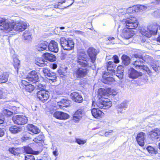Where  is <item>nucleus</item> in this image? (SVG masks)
<instances>
[{
	"label": "nucleus",
	"instance_id": "obj_1",
	"mask_svg": "<svg viewBox=\"0 0 160 160\" xmlns=\"http://www.w3.org/2000/svg\"><path fill=\"white\" fill-rule=\"evenodd\" d=\"M87 58V55L84 50H78L76 60L78 68H76L74 72V74L77 78H82L86 75L87 68L90 67L88 63L89 60Z\"/></svg>",
	"mask_w": 160,
	"mask_h": 160
},
{
	"label": "nucleus",
	"instance_id": "obj_2",
	"mask_svg": "<svg viewBox=\"0 0 160 160\" xmlns=\"http://www.w3.org/2000/svg\"><path fill=\"white\" fill-rule=\"evenodd\" d=\"M120 25H123L127 28L123 29L121 34V37L125 39H128L134 35V32L131 29L136 28L138 25V21L135 17L128 18L123 19L120 21Z\"/></svg>",
	"mask_w": 160,
	"mask_h": 160
},
{
	"label": "nucleus",
	"instance_id": "obj_3",
	"mask_svg": "<svg viewBox=\"0 0 160 160\" xmlns=\"http://www.w3.org/2000/svg\"><path fill=\"white\" fill-rule=\"evenodd\" d=\"M112 103L109 99H99L97 102L93 101L92 103L91 113L92 116L96 118L102 117L104 113L99 108L107 109L111 107Z\"/></svg>",
	"mask_w": 160,
	"mask_h": 160
},
{
	"label": "nucleus",
	"instance_id": "obj_4",
	"mask_svg": "<svg viewBox=\"0 0 160 160\" xmlns=\"http://www.w3.org/2000/svg\"><path fill=\"white\" fill-rule=\"evenodd\" d=\"M4 18L0 17V30L6 33L12 30V22H6Z\"/></svg>",
	"mask_w": 160,
	"mask_h": 160
},
{
	"label": "nucleus",
	"instance_id": "obj_5",
	"mask_svg": "<svg viewBox=\"0 0 160 160\" xmlns=\"http://www.w3.org/2000/svg\"><path fill=\"white\" fill-rule=\"evenodd\" d=\"M60 42L61 47L65 50H70L74 48V44L72 40H67L64 37H62L60 38Z\"/></svg>",
	"mask_w": 160,
	"mask_h": 160
},
{
	"label": "nucleus",
	"instance_id": "obj_6",
	"mask_svg": "<svg viewBox=\"0 0 160 160\" xmlns=\"http://www.w3.org/2000/svg\"><path fill=\"white\" fill-rule=\"evenodd\" d=\"M12 28L18 32H21L26 29L27 24V23L22 21H17L15 22H12Z\"/></svg>",
	"mask_w": 160,
	"mask_h": 160
},
{
	"label": "nucleus",
	"instance_id": "obj_7",
	"mask_svg": "<svg viewBox=\"0 0 160 160\" xmlns=\"http://www.w3.org/2000/svg\"><path fill=\"white\" fill-rule=\"evenodd\" d=\"M98 93L102 98H105L106 96L115 95L117 94V91L113 89L108 88L106 89L100 88L98 89Z\"/></svg>",
	"mask_w": 160,
	"mask_h": 160
},
{
	"label": "nucleus",
	"instance_id": "obj_8",
	"mask_svg": "<svg viewBox=\"0 0 160 160\" xmlns=\"http://www.w3.org/2000/svg\"><path fill=\"white\" fill-rule=\"evenodd\" d=\"M142 60L138 59L132 62L133 67L137 69L143 70L147 72H149L150 70L149 68L143 64V62Z\"/></svg>",
	"mask_w": 160,
	"mask_h": 160
},
{
	"label": "nucleus",
	"instance_id": "obj_9",
	"mask_svg": "<svg viewBox=\"0 0 160 160\" xmlns=\"http://www.w3.org/2000/svg\"><path fill=\"white\" fill-rule=\"evenodd\" d=\"M12 120L15 124L20 125H24L28 122L27 117L20 115L13 116L12 118Z\"/></svg>",
	"mask_w": 160,
	"mask_h": 160
},
{
	"label": "nucleus",
	"instance_id": "obj_10",
	"mask_svg": "<svg viewBox=\"0 0 160 160\" xmlns=\"http://www.w3.org/2000/svg\"><path fill=\"white\" fill-rule=\"evenodd\" d=\"M26 79L33 83L37 82L39 81V78L37 72L34 70L29 72Z\"/></svg>",
	"mask_w": 160,
	"mask_h": 160
},
{
	"label": "nucleus",
	"instance_id": "obj_11",
	"mask_svg": "<svg viewBox=\"0 0 160 160\" xmlns=\"http://www.w3.org/2000/svg\"><path fill=\"white\" fill-rule=\"evenodd\" d=\"M42 70L44 75L48 79L51 80L52 82L56 81L57 77L55 73L52 72L46 68H43Z\"/></svg>",
	"mask_w": 160,
	"mask_h": 160
},
{
	"label": "nucleus",
	"instance_id": "obj_12",
	"mask_svg": "<svg viewBox=\"0 0 160 160\" xmlns=\"http://www.w3.org/2000/svg\"><path fill=\"white\" fill-rule=\"evenodd\" d=\"M37 94L38 98L42 102H45L49 98L48 92L44 90H41L38 91Z\"/></svg>",
	"mask_w": 160,
	"mask_h": 160
},
{
	"label": "nucleus",
	"instance_id": "obj_13",
	"mask_svg": "<svg viewBox=\"0 0 160 160\" xmlns=\"http://www.w3.org/2000/svg\"><path fill=\"white\" fill-rule=\"evenodd\" d=\"M87 53L91 60V62L93 63L96 58L97 54V50L93 48L90 47L87 50Z\"/></svg>",
	"mask_w": 160,
	"mask_h": 160
},
{
	"label": "nucleus",
	"instance_id": "obj_14",
	"mask_svg": "<svg viewBox=\"0 0 160 160\" xmlns=\"http://www.w3.org/2000/svg\"><path fill=\"white\" fill-rule=\"evenodd\" d=\"M150 137L153 140H160V129L156 128L150 132Z\"/></svg>",
	"mask_w": 160,
	"mask_h": 160
},
{
	"label": "nucleus",
	"instance_id": "obj_15",
	"mask_svg": "<svg viewBox=\"0 0 160 160\" xmlns=\"http://www.w3.org/2000/svg\"><path fill=\"white\" fill-rule=\"evenodd\" d=\"M48 48L51 52L57 53L58 51V43L54 40H51L49 44L48 43Z\"/></svg>",
	"mask_w": 160,
	"mask_h": 160
},
{
	"label": "nucleus",
	"instance_id": "obj_16",
	"mask_svg": "<svg viewBox=\"0 0 160 160\" xmlns=\"http://www.w3.org/2000/svg\"><path fill=\"white\" fill-rule=\"evenodd\" d=\"M157 31V29L155 31H152L147 28H142L141 30V33L142 35L147 37H150L152 34L154 35L156 34Z\"/></svg>",
	"mask_w": 160,
	"mask_h": 160
},
{
	"label": "nucleus",
	"instance_id": "obj_17",
	"mask_svg": "<svg viewBox=\"0 0 160 160\" xmlns=\"http://www.w3.org/2000/svg\"><path fill=\"white\" fill-rule=\"evenodd\" d=\"M84 114L83 110L79 109L77 110L73 115V120L75 122H78L82 118Z\"/></svg>",
	"mask_w": 160,
	"mask_h": 160
},
{
	"label": "nucleus",
	"instance_id": "obj_18",
	"mask_svg": "<svg viewBox=\"0 0 160 160\" xmlns=\"http://www.w3.org/2000/svg\"><path fill=\"white\" fill-rule=\"evenodd\" d=\"M107 69L108 72L107 73L108 75V73L112 75L113 73H115V70L114 69L116 68V65L115 63L112 61L108 62L107 64Z\"/></svg>",
	"mask_w": 160,
	"mask_h": 160
},
{
	"label": "nucleus",
	"instance_id": "obj_19",
	"mask_svg": "<svg viewBox=\"0 0 160 160\" xmlns=\"http://www.w3.org/2000/svg\"><path fill=\"white\" fill-rule=\"evenodd\" d=\"M146 134L143 132L138 133L136 138V139L138 144L141 146H143L144 144V140Z\"/></svg>",
	"mask_w": 160,
	"mask_h": 160
},
{
	"label": "nucleus",
	"instance_id": "obj_20",
	"mask_svg": "<svg viewBox=\"0 0 160 160\" xmlns=\"http://www.w3.org/2000/svg\"><path fill=\"white\" fill-rule=\"evenodd\" d=\"M128 104L126 102H123L120 104L118 105L116 107L118 113H122L127 108Z\"/></svg>",
	"mask_w": 160,
	"mask_h": 160
},
{
	"label": "nucleus",
	"instance_id": "obj_21",
	"mask_svg": "<svg viewBox=\"0 0 160 160\" xmlns=\"http://www.w3.org/2000/svg\"><path fill=\"white\" fill-rule=\"evenodd\" d=\"M53 116L60 120H65L69 117V115L68 114L62 112H55L53 114Z\"/></svg>",
	"mask_w": 160,
	"mask_h": 160
},
{
	"label": "nucleus",
	"instance_id": "obj_22",
	"mask_svg": "<svg viewBox=\"0 0 160 160\" xmlns=\"http://www.w3.org/2000/svg\"><path fill=\"white\" fill-rule=\"evenodd\" d=\"M48 43L47 42L42 41L39 42L36 46V49L39 51H42L48 48Z\"/></svg>",
	"mask_w": 160,
	"mask_h": 160
},
{
	"label": "nucleus",
	"instance_id": "obj_23",
	"mask_svg": "<svg viewBox=\"0 0 160 160\" xmlns=\"http://www.w3.org/2000/svg\"><path fill=\"white\" fill-rule=\"evenodd\" d=\"M71 97L73 100L78 103L81 102L83 99L81 95L76 92L72 93L71 94Z\"/></svg>",
	"mask_w": 160,
	"mask_h": 160
},
{
	"label": "nucleus",
	"instance_id": "obj_24",
	"mask_svg": "<svg viewBox=\"0 0 160 160\" xmlns=\"http://www.w3.org/2000/svg\"><path fill=\"white\" fill-rule=\"evenodd\" d=\"M28 130L31 132V134H37L40 132V130L38 128L32 124L28 125Z\"/></svg>",
	"mask_w": 160,
	"mask_h": 160
},
{
	"label": "nucleus",
	"instance_id": "obj_25",
	"mask_svg": "<svg viewBox=\"0 0 160 160\" xmlns=\"http://www.w3.org/2000/svg\"><path fill=\"white\" fill-rule=\"evenodd\" d=\"M142 75V73L141 72H138L133 68L131 69V72L129 74V77L133 79L137 78Z\"/></svg>",
	"mask_w": 160,
	"mask_h": 160
},
{
	"label": "nucleus",
	"instance_id": "obj_26",
	"mask_svg": "<svg viewBox=\"0 0 160 160\" xmlns=\"http://www.w3.org/2000/svg\"><path fill=\"white\" fill-rule=\"evenodd\" d=\"M43 56L46 59L50 62H53L56 61V56L52 54L46 52L43 54Z\"/></svg>",
	"mask_w": 160,
	"mask_h": 160
},
{
	"label": "nucleus",
	"instance_id": "obj_27",
	"mask_svg": "<svg viewBox=\"0 0 160 160\" xmlns=\"http://www.w3.org/2000/svg\"><path fill=\"white\" fill-rule=\"evenodd\" d=\"M22 38L27 42H31L32 40V33L28 31H25L22 34Z\"/></svg>",
	"mask_w": 160,
	"mask_h": 160
},
{
	"label": "nucleus",
	"instance_id": "obj_28",
	"mask_svg": "<svg viewBox=\"0 0 160 160\" xmlns=\"http://www.w3.org/2000/svg\"><path fill=\"white\" fill-rule=\"evenodd\" d=\"M24 152L26 153L31 154V155L34 154L37 155L40 153L39 151L33 150L31 148L28 146L24 147Z\"/></svg>",
	"mask_w": 160,
	"mask_h": 160
},
{
	"label": "nucleus",
	"instance_id": "obj_29",
	"mask_svg": "<svg viewBox=\"0 0 160 160\" xmlns=\"http://www.w3.org/2000/svg\"><path fill=\"white\" fill-rule=\"evenodd\" d=\"M9 130L12 133L16 134L21 132L22 130V128L20 127L15 125L10 127L9 128Z\"/></svg>",
	"mask_w": 160,
	"mask_h": 160
},
{
	"label": "nucleus",
	"instance_id": "obj_30",
	"mask_svg": "<svg viewBox=\"0 0 160 160\" xmlns=\"http://www.w3.org/2000/svg\"><path fill=\"white\" fill-rule=\"evenodd\" d=\"M122 62L125 66L129 65L130 62V58L127 55H123L122 57Z\"/></svg>",
	"mask_w": 160,
	"mask_h": 160
},
{
	"label": "nucleus",
	"instance_id": "obj_31",
	"mask_svg": "<svg viewBox=\"0 0 160 160\" xmlns=\"http://www.w3.org/2000/svg\"><path fill=\"white\" fill-rule=\"evenodd\" d=\"M58 103L59 104L58 105L60 106V108H61L62 107H68L69 105L70 101L66 99H63L62 100L59 102Z\"/></svg>",
	"mask_w": 160,
	"mask_h": 160
},
{
	"label": "nucleus",
	"instance_id": "obj_32",
	"mask_svg": "<svg viewBox=\"0 0 160 160\" xmlns=\"http://www.w3.org/2000/svg\"><path fill=\"white\" fill-rule=\"evenodd\" d=\"M9 75L7 73H4L2 75H0V82L1 83L6 82L8 80Z\"/></svg>",
	"mask_w": 160,
	"mask_h": 160
},
{
	"label": "nucleus",
	"instance_id": "obj_33",
	"mask_svg": "<svg viewBox=\"0 0 160 160\" xmlns=\"http://www.w3.org/2000/svg\"><path fill=\"white\" fill-rule=\"evenodd\" d=\"M19 112L17 111H11L8 109H5L3 111L4 114L8 116L12 115L13 113H17Z\"/></svg>",
	"mask_w": 160,
	"mask_h": 160
},
{
	"label": "nucleus",
	"instance_id": "obj_34",
	"mask_svg": "<svg viewBox=\"0 0 160 160\" xmlns=\"http://www.w3.org/2000/svg\"><path fill=\"white\" fill-rule=\"evenodd\" d=\"M35 63L40 67H43L45 65V61L42 58H39L37 59Z\"/></svg>",
	"mask_w": 160,
	"mask_h": 160
},
{
	"label": "nucleus",
	"instance_id": "obj_35",
	"mask_svg": "<svg viewBox=\"0 0 160 160\" xmlns=\"http://www.w3.org/2000/svg\"><path fill=\"white\" fill-rule=\"evenodd\" d=\"M114 81L113 78L111 77H108L105 78L102 80V82L105 83L109 84L110 82H112Z\"/></svg>",
	"mask_w": 160,
	"mask_h": 160
},
{
	"label": "nucleus",
	"instance_id": "obj_36",
	"mask_svg": "<svg viewBox=\"0 0 160 160\" xmlns=\"http://www.w3.org/2000/svg\"><path fill=\"white\" fill-rule=\"evenodd\" d=\"M146 149L149 153L156 154L157 152L155 148L151 146H148Z\"/></svg>",
	"mask_w": 160,
	"mask_h": 160
},
{
	"label": "nucleus",
	"instance_id": "obj_37",
	"mask_svg": "<svg viewBox=\"0 0 160 160\" xmlns=\"http://www.w3.org/2000/svg\"><path fill=\"white\" fill-rule=\"evenodd\" d=\"M34 86L32 84H29L28 85H27L25 88V90L26 91L31 92L34 89Z\"/></svg>",
	"mask_w": 160,
	"mask_h": 160
},
{
	"label": "nucleus",
	"instance_id": "obj_38",
	"mask_svg": "<svg viewBox=\"0 0 160 160\" xmlns=\"http://www.w3.org/2000/svg\"><path fill=\"white\" fill-rule=\"evenodd\" d=\"M44 136L42 134H40L38 136L35 138L33 141L37 143L38 142V141H42L44 138Z\"/></svg>",
	"mask_w": 160,
	"mask_h": 160
},
{
	"label": "nucleus",
	"instance_id": "obj_39",
	"mask_svg": "<svg viewBox=\"0 0 160 160\" xmlns=\"http://www.w3.org/2000/svg\"><path fill=\"white\" fill-rule=\"evenodd\" d=\"M152 15L156 18L160 17V9H157L154 11Z\"/></svg>",
	"mask_w": 160,
	"mask_h": 160
},
{
	"label": "nucleus",
	"instance_id": "obj_40",
	"mask_svg": "<svg viewBox=\"0 0 160 160\" xmlns=\"http://www.w3.org/2000/svg\"><path fill=\"white\" fill-rule=\"evenodd\" d=\"M116 73H114L116 74V76L118 77L119 79H122L123 77V72L121 71H117Z\"/></svg>",
	"mask_w": 160,
	"mask_h": 160
},
{
	"label": "nucleus",
	"instance_id": "obj_41",
	"mask_svg": "<svg viewBox=\"0 0 160 160\" xmlns=\"http://www.w3.org/2000/svg\"><path fill=\"white\" fill-rule=\"evenodd\" d=\"M137 11H141L144 10L147 8V7L145 5H140L137 7Z\"/></svg>",
	"mask_w": 160,
	"mask_h": 160
},
{
	"label": "nucleus",
	"instance_id": "obj_42",
	"mask_svg": "<svg viewBox=\"0 0 160 160\" xmlns=\"http://www.w3.org/2000/svg\"><path fill=\"white\" fill-rule=\"evenodd\" d=\"M8 150L10 152L14 155H16L18 153L17 149L13 148H9Z\"/></svg>",
	"mask_w": 160,
	"mask_h": 160
},
{
	"label": "nucleus",
	"instance_id": "obj_43",
	"mask_svg": "<svg viewBox=\"0 0 160 160\" xmlns=\"http://www.w3.org/2000/svg\"><path fill=\"white\" fill-rule=\"evenodd\" d=\"M25 160H35V158L32 155H28L24 156Z\"/></svg>",
	"mask_w": 160,
	"mask_h": 160
},
{
	"label": "nucleus",
	"instance_id": "obj_44",
	"mask_svg": "<svg viewBox=\"0 0 160 160\" xmlns=\"http://www.w3.org/2000/svg\"><path fill=\"white\" fill-rule=\"evenodd\" d=\"M134 57L136 58H139V59H140L141 60H144V61L147 62L149 63V61L147 60H145L143 58V57H142V55L140 54H135L134 55Z\"/></svg>",
	"mask_w": 160,
	"mask_h": 160
},
{
	"label": "nucleus",
	"instance_id": "obj_45",
	"mask_svg": "<svg viewBox=\"0 0 160 160\" xmlns=\"http://www.w3.org/2000/svg\"><path fill=\"white\" fill-rule=\"evenodd\" d=\"M76 142L79 145H83L85 142H86V141L85 140H82L80 139H76Z\"/></svg>",
	"mask_w": 160,
	"mask_h": 160
},
{
	"label": "nucleus",
	"instance_id": "obj_46",
	"mask_svg": "<svg viewBox=\"0 0 160 160\" xmlns=\"http://www.w3.org/2000/svg\"><path fill=\"white\" fill-rule=\"evenodd\" d=\"M151 66L155 72H157L158 71L159 67L157 65L152 64L151 65Z\"/></svg>",
	"mask_w": 160,
	"mask_h": 160
},
{
	"label": "nucleus",
	"instance_id": "obj_47",
	"mask_svg": "<svg viewBox=\"0 0 160 160\" xmlns=\"http://www.w3.org/2000/svg\"><path fill=\"white\" fill-rule=\"evenodd\" d=\"M36 84V87L38 89L39 88H43L44 86L42 84L39 83L38 81L37 82L34 83Z\"/></svg>",
	"mask_w": 160,
	"mask_h": 160
},
{
	"label": "nucleus",
	"instance_id": "obj_48",
	"mask_svg": "<svg viewBox=\"0 0 160 160\" xmlns=\"http://www.w3.org/2000/svg\"><path fill=\"white\" fill-rule=\"evenodd\" d=\"M13 61L14 62V66H18L19 65L20 63V62L18 60V59H17V58L14 59H13Z\"/></svg>",
	"mask_w": 160,
	"mask_h": 160
},
{
	"label": "nucleus",
	"instance_id": "obj_49",
	"mask_svg": "<svg viewBox=\"0 0 160 160\" xmlns=\"http://www.w3.org/2000/svg\"><path fill=\"white\" fill-rule=\"evenodd\" d=\"M113 58L114 60V63H117L119 62V60L118 57L117 56H114L113 57Z\"/></svg>",
	"mask_w": 160,
	"mask_h": 160
},
{
	"label": "nucleus",
	"instance_id": "obj_50",
	"mask_svg": "<svg viewBox=\"0 0 160 160\" xmlns=\"http://www.w3.org/2000/svg\"><path fill=\"white\" fill-rule=\"evenodd\" d=\"M27 81L28 80L26 79V80H22V84L25 86V87H26L27 85H29V84H28V83L30 82H28Z\"/></svg>",
	"mask_w": 160,
	"mask_h": 160
},
{
	"label": "nucleus",
	"instance_id": "obj_51",
	"mask_svg": "<svg viewBox=\"0 0 160 160\" xmlns=\"http://www.w3.org/2000/svg\"><path fill=\"white\" fill-rule=\"evenodd\" d=\"M5 134L4 129L0 128V137H2Z\"/></svg>",
	"mask_w": 160,
	"mask_h": 160
},
{
	"label": "nucleus",
	"instance_id": "obj_52",
	"mask_svg": "<svg viewBox=\"0 0 160 160\" xmlns=\"http://www.w3.org/2000/svg\"><path fill=\"white\" fill-rule=\"evenodd\" d=\"M124 67L122 65H120L118 66L117 68V70L118 71H121L123 72Z\"/></svg>",
	"mask_w": 160,
	"mask_h": 160
},
{
	"label": "nucleus",
	"instance_id": "obj_53",
	"mask_svg": "<svg viewBox=\"0 0 160 160\" xmlns=\"http://www.w3.org/2000/svg\"><path fill=\"white\" fill-rule=\"evenodd\" d=\"M28 138L29 137L25 135L21 138V140L22 141H25L27 140Z\"/></svg>",
	"mask_w": 160,
	"mask_h": 160
},
{
	"label": "nucleus",
	"instance_id": "obj_54",
	"mask_svg": "<svg viewBox=\"0 0 160 160\" xmlns=\"http://www.w3.org/2000/svg\"><path fill=\"white\" fill-rule=\"evenodd\" d=\"M147 41H146V39L144 38H142L141 40V43L142 44L143 43H145V44H143V45H144L145 46H147V45H146V44H147Z\"/></svg>",
	"mask_w": 160,
	"mask_h": 160
},
{
	"label": "nucleus",
	"instance_id": "obj_55",
	"mask_svg": "<svg viewBox=\"0 0 160 160\" xmlns=\"http://www.w3.org/2000/svg\"><path fill=\"white\" fill-rule=\"evenodd\" d=\"M61 2H58V4H56L54 5V8H60Z\"/></svg>",
	"mask_w": 160,
	"mask_h": 160
},
{
	"label": "nucleus",
	"instance_id": "obj_56",
	"mask_svg": "<svg viewBox=\"0 0 160 160\" xmlns=\"http://www.w3.org/2000/svg\"><path fill=\"white\" fill-rule=\"evenodd\" d=\"M51 67L53 69H55L57 67V65L55 63H53L51 65Z\"/></svg>",
	"mask_w": 160,
	"mask_h": 160
},
{
	"label": "nucleus",
	"instance_id": "obj_57",
	"mask_svg": "<svg viewBox=\"0 0 160 160\" xmlns=\"http://www.w3.org/2000/svg\"><path fill=\"white\" fill-rule=\"evenodd\" d=\"M3 118L1 114L0 113V124H2L3 122Z\"/></svg>",
	"mask_w": 160,
	"mask_h": 160
},
{
	"label": "nucleus",
	"instance_id": "obj_58",
	"mask_svg": "<svg viewBox=\"0 0 160 160\" xmlns=\"http://www.w3.org/2000/svg\"><path fill=\"white\" fill-rule=\"evenodd\" d=\"M53 155H54L55 156H58V153L57 150H56L54 151L53 152Z\"/></svg>",
	"mask_w": 160,
	"mask_h": 160
},
{
	"label": "nucleus",
	"instance_id": "obj_59",
	"mask_svg": "<svg viewBox=\"0 0 160 160\" xmlns=\"http://www.w3.org/2000/svg\"><path fill=\"white\" fill-rule=\"evenodd\" d=\"M18 109H17V108L15 107H13L12 109H11V111H17L19 112L18 110Z\"/></svg>",
	"mask_w": 160,
	"mask_h": 160
},
{
	"label": "nucleus",
	"instance_id": "obj_60",
	"mask_svg": "<svg viewBox=\"0 0 160 160\" xmlns=\"http://www.w3.org/2000/svg\"><path fill=\"white\" fill-rule=\"evenodd\" d=\"M108 40L109 41H112L114 39V38L113 37H109L108 38Z\"/></svg>",
	"mask_w": 160,
	"mask_h": 160
},
{
	"label": "nucleus",
	"instance_id": "obj_61",
	"mask_svg": "<svg viewBox=\"0 0 160 160\" xmlns=\"http://www.w3.org/2000/svg\"><path fill=\"white\" fill-rule=\"evenodd\" d=\"M155 2L154 3H155L156 4H160V0H155Z\"/></svg>",
	"mask_w": 160,
	"mask_h": 160
},
{
	"label": "nucleus",
	"instance_id": "obj_62",
	"mask_svg": "<svg viewBox=\"0 0 160 160\" xmlns=\"http://www.w3.org/2000/svg\"><path fill=\"white\" fill-rule=\"evenodd\" d=\"M2 92L1 90L0 89V99L2 98Z\"/></svg>",
	"mask_w": 160,
	"mask_h": 160
},
{
	"label": "nucleus",
	"instance_id": "obj_63",
	"mask_svg": "<svg viewBox=\"0 0 160 160\" xmlns=\"http://www.w3.org/2000/svg\"><path fill=\"white\" fill-rule=\"evenodd\" d=\"M157 41L160 42V35H159L158 37L157 38Z\"/></svg>",
	"mask_w": 160,
	"mask_h": 160
},
{
	"label": "nucleus",
	"instance_id": "obj_64",
	"mask_svg": "<svg viewBox=\"0 0 160 160\" xmlns=\"http://www.w3.org/2000/svg\"><path fill=\"white\" fill-rule=\"evenodd\" d=\"M131 9V8H128L126 10V12L127 13H130L129 12V10Z\"/></svg>",
	"mask_w": 160,
	"mask_h": 160
}]
</instances>
